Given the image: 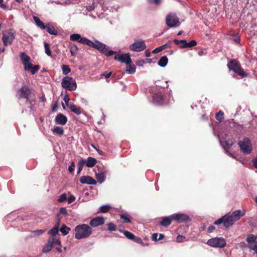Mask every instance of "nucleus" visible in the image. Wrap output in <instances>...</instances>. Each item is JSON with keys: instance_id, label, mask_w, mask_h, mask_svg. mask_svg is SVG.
<instances>
[{"instance_id": "obj_1", "label": "nucleus", "mask_w": 257, "mask_h": 257, "mask_svg": "<svg viewBox=\"0 0 257 257\" xmlns=\"http://www.w3.org/2000/svg\"><path fill=\"white\" fill-rule=\"evenodd\" d=\"M75 238L81 239L88 237L92 233V228L87 224H82L77 225L75 228Z\"/></svg>"}, {"instance_id": "obj_2", "label": "nucleus", "mask_w": 257, "mask_h": 257, "mask_svg": "<svg viewBox=\"0 0 257 257\" xmlns=\"http://www.w3.org/2000/svg\"><path fill=\"white\" fill-rule=\"evenodd\" d=\"M16 96L19 100L24 98L26 100H29V99L35 96V92L33 88L29 87L27 85H24L18 89Z\"/></svg>"}, {"instance_id": "obj_3", "label": "nucleus", "mask_w": 257, "mask_h": 257, "mask_svg": "<svg viewBox=\"0 0 257 257\" xmlns=\"http://www.w3.org/2000/svg\"><path fill=\"white\" fill-rule=\"evenodd\" d=\"M87 46L97 49L99 51L103 53L106 56H110L114 54H115V52L112 50L108 51V48L105 44L99 42L97 40H95L94 42H92L89 40Z\"/></svg>"}, {"instance_id": "obj_4", "label": "nucleus", "mask_w": 257, "mask_h": 257, "mask_svg": "<svg viewBox=\"0 0 257 257\" xmlns=\"http://www.w3.org/2000/svg\"><path fill=\"white\" fill-rule=\"evenodd\" d=\"M62 87L69 91L75 90L77 88L75 80L72 77L66 76L64 77L61 82Z\"/></svg>"}, {"instance_id": "obj_5", "label": "nucleus", "mask_w": 257, "mask_h": 257, "mask_svg": "<svg viewBox=\"0 0 257 257\" xmlns=\"http://www.w3.org/2000/svg\"><path fill=\"white\" fill-rule=\"evenodd\" d=\"M227 66L229 70H232L235 73L242 77H245L247 74L244 72L241 68L240 64L236 60H232L227 64Z\"/></svg>"}, {"instance_id": "obj_6", "label": "nucleus", "mask_w": 257, "mask_h": 257, "mask_svg": "<svg viewBox=\"0 0 257 257\" xmlns=\"http://www.w3.org/2000/svg\"><path fill=\"white\" fill-rule=\"evenodd\" d=\"M166 24L170 28L178 27L180 25L179 19L176 14L170 13L166 17Z\"/></svg>"}, {"instance_id": "obj_7", "label": "nucleus", "mask_w": 257, "mask_h": 257, "mask_svg": "<svg viewBox=\"0 0 257 257\" xmlns=\"http://www.w3.org/2000/svg\"><path fill=\"white\" fill-rule=\"evenodd\" d=\"M240 150L246 154H249L252 151V146L250 140L245 138L242 141H239L238 143Z\"/></svg>"}, {"instance_id": "obj_8", "label": "nucleus", "mask_w": 257, "mask_h": 257, "mask_svg": "<svg viewBox=\"0 0 257 257\" xmlns=\"http://www.w3.org/2000/svg\"><path fill=\"white\" fill-rule=\"evenodd\" d=\"M207 244L212 247L222 248L225 246L226 241L222 237H215L208 240Z\"/></svg>"}, {"instance_id": "obj_9", "label": "nucleus", "mask_w": 257, "mask_h": 257, "mask_svg": "<svg viewBox=\"0 0 257 257\" xmlns=\"http://www.w3.org/2000/svg\"><path fill=\"white\" fill-rule=\"evenodd\" d=\"M234 222V221L231 218V216L226 214L216 220L214 223L215 225H219L221 223H223L225 227L228 228L231 226Z\"/></svg>"}, {"instance_id": "obj_10", "label": "nucleus", "mask_w": 257, "mask_h": 257, "mask_svg": "<svg viewBox=\"0 0 257 257\" xmlns=\"http://www.w3.org/2000/svg\"><path fill=\"white\" fill-rule=\"evenodd\" d=\"M3 41L5 46L12 44L15 38V32L12 30L3 32Z\"/></svg>"}, {"instance_id": "obj_11", "label": "nucleus", "mask_w": 257, "mask_h": 257, "mask_svg": "<svg viewBox=\"0 0 257 257\" xmlns=\"http://www.w3.org/2000/svg\"><path fill=\"white\" fill-rule=\"evenodd\" d=\"M114 59L117 60L121 63H125L126 65L132 63V59H131L130 54L127 53L124 54H116L115 52Z\"/></svg>"}, {"instance_id": "obj_12", "label": "nucleus", "mask_w": 257, "mask_h": 257, "mask_svg": "<svg viewBox=\"0 0 257 257\" xmlns=\"http://www.w3.org/2000/svg\"><path fill=\"white\" fill-rule=\"evenodd\" d=\"M146 48V44L144 41H136L133 44L129 46L130 50L135 52H140L144 50Z\"/></svg>"}, {"instance_id": "obj_13", "label": "nucleus", "mask_w": 257, "mask_h": 257, "mask_svg": "<svg viewBox=\"0 0 257 257\" xmlns=\"http://www.w3.org/2000/svg\"><path fill=\"white\" fill-rule=\"evenodd\" d=\"M21 59L26 71H29L32 67V64L30 62V58L25 52H22L20 54Z\"/></svg>"}, {"instance_id": "obj_14", "label": "nucleus", "mask_w": 257, "mask_h": 257, "mask_svg": "<svg viewBox=\"0 0 257 257\" xmlns=\"http://www.w3.org/2000/svg\"><path fill=\"white\" fill-rule=\"evenodd\" d=\"M70 40L72 41H76L82 44L87 45L89 41L85 37H82L79 34H73L70 36Z\"/></svg>"}, {"instance_id": "obj_15", "label": "nucleus", "mask_w": 257, "mask_h": 257, "mask_svg": "<svg viewBox=\"0 0 257 257\" xmlns=\"http://www.w3.org/2000/svg\"><path fill=\"white\" fill-rule=\"evenodd\" d=\"M171 218L179 223L186 222L189 220V216L183 213L174 214L171 216Z\"/></svg>"}, {"instance_id": "obj_16", "label": "nucleus", "mask_w": 257, "mask_h": 257, "mask_svg": "<svg viewBox=\"0 0 257 257\" xmlns=\"http://www.w3.org/2000/svg\"><path fill=\"white\" fill-rule=\"evenodd\" d=\"M104 223V218L103 217L98 216L91 219L89 224L93 227H96L103 224Z\"/></svg>"}, {"instance_id": "obj_17", "label": "nucleus", "mask_w": 257, "mask_h": 257, "mask_svg": "<svg viewBox=\"0 0 257 257\" xmlns=\"http://www.w3.org/2000/svg\"><path fill=\"white\" fill-rule=\"evenodd\" d=\"M79 181L82 184L90 185H95L96 184V181L92 177L89 176H83L81 177Z\"/></svg>"}, {"instance_id": "obj_18", "label": "nucleus", "mask_w": 257, "mask_h": 257, "mask_svg": "<svg viewBox=\"0 0 257 257\" xmlns=\"http://www.w3.org/2000/svg\"><path fill=\"white\" fill-rule=\"evenodd\" d=\"M220 143L225 150L229 149L235 142L234 139H229L227 140H220Z\"/></svg>"}, {"instance_id": "obj_19", "label": "nucleus", "mask_w": 257, "mask_h": 257, "mask_svg": "<svg viewBox=\"0 0 257 257\" xmlns=\"http://www.w3.org/2000/svg\"><path fill=\"white\" fill-rule=\"evenodd\" d=\"M54 240L55 237L54 236H51L49 238L48 243L43 249V252H48L52 249L53 245L54 244Z\"/></svg>"}, {"instance_id": "obj_20", "label": "nucleus", "mask_w": 257, "mask_h": 257, "mask_svg": "<svg viewBox=\"0 0 257 257\" xmlns=\"http://www.w3.org/2000/svg\"><path fill=\"white\" fill-rule=\"evenodd\" d=\"M67 121V118L64 115L59 113L57 114L55 118V121L57 124L64 125Z\"/></svg>"}, {"instance_id": "obj_21", "label": "nucleus", "mask_w": 257, "mask_h": 257, "mask_svg": "<svg viewBox=\"0 0 257 257\" xmlns=\"http://www.w3.org/2000/svg\"><path fill=\"white\" fill-rule=\"evenodd\" d=\"M60 224V221L58 220L56 223L54 227L49 231L48 233L52 235V236L55 237V236L58 233L59 226Z\"/></svg>"}, {"instance_id": "obj_22", "label": "nucleus", "mask_w": 257, "mask_h": 257, "mask_svg": "<svg viewBox=\"0 0 257 257\" xmlns=\"http://www.w3.org/2000/svg\"><path fill=\"white\" fill-rule=\"evenodd\" d=\"M244 213H241L240 210H237L233 212L231 215H230L233 220L235 222L238 220L240 217L243 216Z\"/></svg>"}, {"instance_id": "obj_23", "label": "nucleus", "mask_w": 257, "mask_h": 257, "mask_svg": "<svg viewBox=\"0 0 257 257\" xmlns=\"http://www.w3.org/2000/svg\"><path fill=\"white\" fill-rule=\"evenodd\" d=\"M97 163L96 160L92 157H89L87 158V160L86 161V166L87 167L91 168L95 165Z\"/></svg>"}, {"instance_id": "obj_24", "label": "nucleus", "mask_w": 257, "mask_h": 257, "mask_svg": "<svg viewBox=\"0 0 257 257\" xmlns=\"http://www.w3.org/2000/svg\"><path fill=\"white\" fill-rule=\"evenodd\" d=\"M163 99V96L160 93H157L153 96V101L156 104H160Z\"/></svg>"}, {"instance_id": "obj_25", "label": "nucleus", "mask_w": 257, "mask_h": 257, "mask_svg": "<svg viewBox=\"0 0 257 257\" xmlns=\"http://www.w3.org/2000/svg\"><path fill=\"white\" fill-rule=\"evenodd\" d=\"M172 220L173 219H172L171 217L170 218L168 217H164L160 224L163 226L167 227L171 224Z\"/></svg>"}, {"instance_id": "obj_26", "label": "nucleus", "mask_w": 257, "mask_h": 257, "mask_svg": "<svg viewBox=\"0 0 257 257\" xmlns=\"http://www.w3.org/2000/svg\"><path fill=\"white\" fill-rule=\"evenodd\" d=\"M33 20H34L35 22L36 23L37 26L40 28L42 30L45 29V25L40 20V19L36 17V16H33Z\"/></svg>"}, {"instance_id": "obj_27", "label": "nucleus", "mask_w": 257, "mask_h": 257, "mask_svg": "<svg viewBox=\"0 0 257 257\" xmlns=\"http://www.w3.org/2000/svg\"><path fill=\"white\" fill-rule=\"evenodd\" d=\"M96 177L98 182L102 183L105 180L106 176L104 172H100L96 174Z\"/></svg>"}, {"instance_id": "obj_28", "label": "nucleus", "mask_w": 257, "mask_h": 257, "mask_svg": "<svg viewBox=\"0 0 257 257\" xmlns=\"http://www.w3.org/2000/svg\"><path fill=\"white\" fill-rule=\"evenodd\" d=\"M45 27L47 30V32H48L51 35H57V32L55 30V28L50 24H48L45 26Z\"/></svg>"}, {"instance_id": "obj_29", "label": "nucleus", "mask_w": 257, "mask_h": 257, "mask_svg": "<svg viewBox=\"0 0 257 257\" xmlns=\"http://www.w3.org/2000/svg\"><path fill=\"white\" fill-rule=\"evenodd\" d=\"M70 52L72 56H75L78 48L77 46L74 44L70 43L68 46Z\"/></svg>"}, {"instance_id": "obj_30", "label": "nucleus", "mask_w": 257, "mask_h": 257, "mask_svg": "<svg viewBox=\"0 0 257 257\" xmlns=\"http://www.w3.org/2000/svg\"><path fill=\"white\" fill-rule=\"evenodd\" d=\"M168 61V59L167 57L166 56H164L160 58L158 64L160 66L164 67L167 65Z\"/></svg>"}, {"instance_id": "obj_31", "label": "nucleus", "mask_w": 257, "mask_h": 257, "mask_svg": "<svg viewBox=\"0 0 257 257\" xmlns=\"http://www.w3.org/2000/svg\"><path fill=\"white\" fill-rule=\"evenodd\" d=\"M69 108L72 112L77 115L81 113V108L80 107H77L73 103L70 105Z\"/></svg>"}, {"instance_id": "obj_32", "label": "nucleus", "mask_w": 257, "mask_h": 257, "mask_svg": "<svg viewBox=\"0 0 257 257\" xmlns=\"http://www.w3.org/2000/svg\"><path fill=\"white\" fill-rule=\"evenodd\" d=\"M136 67L134 64L127 65L126 68V72L128 74H134L136 72Z\"/></svg>"}, {"instance_id": "obj_33", "label": "nucleus", "mask_w": 257, "mask_h": 257, "mask_svg": "<svg viewBox=\"0 0 257 257\" xmlns=\"http://www.w3.org/2000/svg\"><path fill=\"white\" fill-rule=\"evenodd\" d=\"M52 132L54 134L62 135L64 134V130L62 127L56 126L53 130Z\"/></svg>"}, {"instance_id": "obj_34", "label": "nucleus", "mask_w": 257, "mask_h": 257, "mask_svg": "<svg viewBox=\"0 0 257 257\" xmlns=\"http://www.w3.org/2000/svg\"><path fill=\"white\" fill-rule=\"evenodd\" d=\"M70 230V228L67 226L65 224H63L61 227L60 229V231L63 234V235H66Z\"/></svg>"}, {"instance_id": "obj_35", "label": "nucleus", "mask_w": 257, "mask_h": 257, "mask_svg": "<svg viewBox=\"0 0 257 257\" xmlns=\"http://www.w3.org/2000/svg\"><path fill=\"white\" fill-rule=\"evenodd\" d=\"M257 238L256 236L254 235H250L246 239L247 242H248V245L249 246V245L253 242H256V241Z\"/></svg>"}, {"instance_id": "obj_36", "label": "nucleus", "mask_w": 257, "mask_h": 257, "mask_svg": "<svg viewBox=\"0 0 257 257\" xmlns=\"http://www.w3.org/2000/svg\"><path fill=\"white\" fill-rule=\"evenodd\" d=\"M169 46L168 44H165L164 45H163L156 49H155L153 51V53H158L161 51H162L163 49L166 48H168L169 47Z\"/></svg>"}, {"instance_id": "obj_37", "label": "nucleus", "mask_w": 257, "mask_h": 257, "mask_svg": "<svg viewBox=\"0 0 257 257\" xmlns=\"http://www.w3.org/2000/svg\"><path fill=\"white\" fill-rule=\"evenodd\" d=\"M197 44L195 40H192L189 42H186V45L180 46L182 48H190L196 46Z\"/></svg>"}, {"instance_id": "obj_38", "label": "nucleus", "mask_w": 257, "mask_h": 257, "mask_svg": "<svg viewBox=\"0 0 257 257\" xmlns=\"http://www.w3.org/2000/svg\"><path fill=\"white\" fill-rule=\"evenodd\" d=\"M35 96L33 97L32 98L29 99V100H26V102L30 105L29 108L31 110H34L35 104Z\"/></svg>"}, {"instance_id": "obj_39", "label": "nucleus", "mask_w": 257, "mask_h": 257, "mask_svg": "<svg viewBox=\"0 0 257 257\" xmlns=\"http://www.w3.org/2000/svg\"><path fill=\"white\" fill-rule=\"evenodd\" d=\"M86 161L85 160H81L79 161L78 164V174H79L81 171Z\"/></svg>"}, {"instance_id": "obj_40", "label": "nucleus", "mask_w": 257, "mask_h": 257, "mask_svg": "<svg viewBox=\"0 0 257 257\" xmlns=\"http://www.w3.org/2000/svg\"><path fill=\"white\" fill-rule=\"evenodd\" d=\"M62 70L63 74L67 75L70 72L71 69L68 65H63L62 66Z\"/></svg>"}, {"instance_id": "obj_41", "label": "nucleus", "mask_w": 257, "mask_h": 257, "mask_svg": "<svg viewBox=\"0 0 257 257\" xmlns=\"http://www.w3.org/2000/svg\"><path fill=\"white\" fill-rule=\"evenodd\" d=\"M215 118L219 122H221L223 119V113L221 111H219L215 114Z\"/></svg>"}, {"instance_id": "obj_42", "label": "nucleus", "mask_w": 257, "mask_h": 257, "mask_svg": "<svg viewBox=\"0 0 257 257\" xmlns=\"http://www.w3.org/2000/svg\"><path fill=\"white\" fill-rule=\"evenodd\" d=\"M123 234L125 236L129 239L133 240L135 238V235L132 232L128 231H124Z\"/></svg>"}, {"instance_id": "obj_43", "label": "nucleus", "mask_w": 257, "mask_h": 257, "mask_svg": "<svg viewBox=\"0 0 257 257\" xmlns=\"http://www.w3.org/2000/svg\"><path fill=\"white\" fill-rule=\"evenodd\" d=\"M44 48H45V51L46 54L48 56H51V51L50 49V46L49 44L46 42L44 43Z\"/></svg>"}, {"instance_id": "obj_44", "label": "nucleus", "mask_w": 257, "mask_h": 257, "mask_svg": "<svg viewBox=\"0 0 257 257\" xmlns=\"http://www.w3.org/2000/svg\"><path fill=\"white\" fill-rule=\"evenodd\" d=\"M110 208V206L108 205H103L100 207L99 210L102 213L108 212Z\"/></svg>"}, {"instance_id": "obj_45", "label": "nucleus", "mask_w": 257, "mask_h": 257, "mask_svg": "<svg viewBox=\"0 0 257 257\" xmlns=\"http://www.w3.org/2000/svg\"><path fill=\"white\" fill-rule=\"evenodd\" d=\"M107 226L108 230L110 231H115L116 230V225L112 222L108 223Z\"/></svg>"}, {"instance_id": "obj_46", "label": "nucleus", "mask_w": 257, "mask_h": 257, "mask_svg": "<svg viewBox=\"0 0 257 257\" xmlns=\"http://www.w3.org/2000/svg\"><path fill=\"white\" fill-rule=\"evenodd\" d=\"M67 199V195L66 193L62 194L59 198L58 199V201L59 202H63L64 201L66 200Z\"/></svg>"}, {"instance_id": "obj_47", "label": "nucleus", "mask_w": 257, "mask_h": 257, "mask_svg": "<svg viewBox=\"0 0 257 257\" xmlns=\"http://www.w3.org/2000/svg\"><path fill=\"white\" fill-rule=\"evenodd\" d=\"M120 218L123 220V223H128L131 222V219L124 214L120 215Z\"/></svg>"}, {"instance_id": "obj_48", "label": "nucleus", "mask_w": 257, "mask_h": 257, "mask_svg": "<svg viewBox=\"0 0 257 257\" xmlns=\"http://www.w3.org/2000/svg\"><path fill=\"white\" fill-rule=\"evenodd\" d=\"M249 248L251 250L254 251V252L257 253V242H253L249 245Z\"/></svg>"}, {"instance_id": "obj_49", "label": "nucleus", "mask_w": 257, "mask_h": 257, "mask_svg": "<svg viewBox=\"0 0 257 257\" xmlns=\"http://www.w3.org/2000/svg\"><path fill=\"white\" fill-rule=\"evenodd\" d=\"M174 42L176 45L182 44V45H186L187 42L185 40H178L177 39H174Z\"/></svg>"}, {"instance_id": "obj_50", "label": "nucleus", "mask_w": 257, "mask_h": 257, "mask_svg": "<svg viewBox=\"0 0 257 257\" xmlns=\"http://www.w3.org/2000/svg\"><path fill=\"white\" fill-rule=\"evenodd\" d=\"M39 69V65H35L34 66H33L32 65V67L30 68V69L29 70V71H31L32 74H34Z\"/></svg>"}, {"instance_id": "obj_51", "label": "nucleus", "mask_w": 257, "mask_h": 257, "mask_svg": "<svg viewBox=\"0 0 257 257\" xmlns=\"http://www.w3.org/2000/svg\"><path fill=\"white\" fill-rule=\"evenodd\" d=\"M63 100L65 102L66 105L69 108L70 104L72 103H69V98L67 96H65L63 98Z\"/></svg>"}, {"instance_id": "obj_52", "label": "nucleus", "mask_w": 257, "mask_h": 257, "mask_svg": "<svg viewBox=\"0 0 257 257\" xmlns=\"http://www.w3.org/2000/svg\"><path fill=\"white\" fill-rule=\"evenodd\" d=\"M185 238V237L184 236L178 235L177 236L176 240L178 242H181L184 241Z\"/></svg>"}, {"instance_id": "obj_53", "label": "nucleus", "mask_w": 257, "mask_h": 257, "mask_svg": "<svg viewBox=\"0 0 257 257\" xmlns=\"http://www.w3.org/2000/svg\"><path fill=\"white\" fill-rule=\"evenodd\" d=\"M59 213L61 214L66 216L67 214V210L65 207H61L60 209Z\"/></svg>"}, {"instance_id": "obj_54", "label": "nucleus", "mask_w": 257, "mask_h": 257, "mask_svg": "<svg viewBox=\"0 0 257 257\" xmlns=\"http://www.w3.org/2000/svg\"><path fill=\"white\" fill-rule=\"evenodd\" d=\"M74 167H75L74 162H71L70 166H69L68 167L69 171L71 173H72L74 170Z\"/></svg>"}, {"instance_id": "obj_55", "label": "nucleus", "mask_w": 257, "mask_h": 257, "mask_svg": "<svg viewBox=\"0 0 257 257\" xmlns=\"http://www.w3.org/2000/svg\"><path fill=\"white\" fill-rule=\"evenodd\" d=\"M44 232V230L42 229L35 230L33 232V234L35 235H39L43 234Z\"/></svg>"}, {"instance_id": "obj_56", "label": "nucleus", "mask_w": 257, "mask_h": 257, "mask_svg": "<svg viewBox=\"0 0 257 257\" xmlns=\"http://www.w3.org/2000/svg\"><path fill=\"white\" fill-rule=\"evenodd\" d=\"M75 200V197L73 195H71L68 199L67 201L69 204H70L74 202Z\"/></svg>"}, {"instance_id": "obj_57", "label": "nucleus", "mask_w": 257, "mask_h": 257, "mask_svg": "<svg viewBox=\"0 0 257 257\" xmlns=\"http://www.w3.org/2000/svg\"><path fill=\"white\" fill-rule=\"evenodd\" d=\"M158 234L157 233H153L152 235V239L153 240V241H158Z\"/></svg>"}, {"instance_id": "obj_58", "label": "nucleus", "mask_w": 257, "mask_h": 257, "mask_svg": "<svg viewBox=\"0 0 257 257\" xmlns=\"http://www.w3.org/2000/svg\"><path fill=\"white\" fill-rule=\"evenodd\" d=\"M148 2L152 4H155L156 5L159 4L161 2V0H148Z\"/></svg>"}, {"instance_id": "obj_59", "label": "nucleus", "mask_w": 257, "mask_h": 257, "mask_svg": "<svg viewBox=\"0 0 257 257\" xmlns=\"http://www.w3.org/2000/svg\"><path fill=\"white\" fill-rule=\"evenodd\" d=\"M252 163L254 167L257 169V156L254 159H253Z\"/></svg>"}, {"instance_id": "obj_60", "label": "nucleus", "mask_w": 257, "mask_h": 257, "mask_svg": "<svg viewBox=\"0 0 257 257\" xmlns=\"http://www.w3.org/2000/svg\"><path fill=\"white\" fill-rule=\"evenodd\" d=\"M215 229V227L213 225L209 226L208 228V232H212Z\"/></svg>"}, {"instance_id": "obj_61", "label": "nucleus", "mask_w": 257, "mask_h": 257, "mask_svg": "<svg viewBox=\"0 0 257 257\" xmlns=\"http://www.w3.org/2000/svg\"><path fill=\"white\" fill-rule=\"evenodd\" d=\"M133 240H134L136 242H141L142 241V239L140 237H136L135 236V238Z\"/></svg>"}, {"instance_id": "obj_62", "label": "nucleus", "mask_w": 257, "mask_h": 257, "mask_svg": "<svg viewBox=\"0 0 257 257\" xmlns=\"http://www.w3.org/2000/svg\"><path fill=\"white\" fill-rule=\"evenodd\" d=\"M111 75V72H109L106 74H102L101 75L104 76L106 78H108Z\"/></svg>"}, {"instance_id": "obj_63", "label": "nucleus", "mask_w": 257, "mask_h": 257, "mask_svg": "<svg viewBox=\"0 0 257 257\" xmlns=\"http://www.w3.org/2000/svg\"><path fill=\"white\" fill-rule=\"evenodd\" d=\"M228 149H226L225 150L226 153L228 154V155H229L230 157H232V158H234L233 154H231L230 152H229L228 151Z\"/></svg>"}, {"instance_id": "obj_64", "label": "nucleus", "mask_w": 257, "mask_h": 257, "mask_svg": "<svg viewBox=\"0 0 257 257\" xmlns=\"http://www.w3.org/2000/svg\"><path fill=\"white\" fill-rule=\"evenodd\" d=\"M165 237V236L163 234H160L159 235V237L158 238V240H162Z\"/></svg>"}]
</instances>
